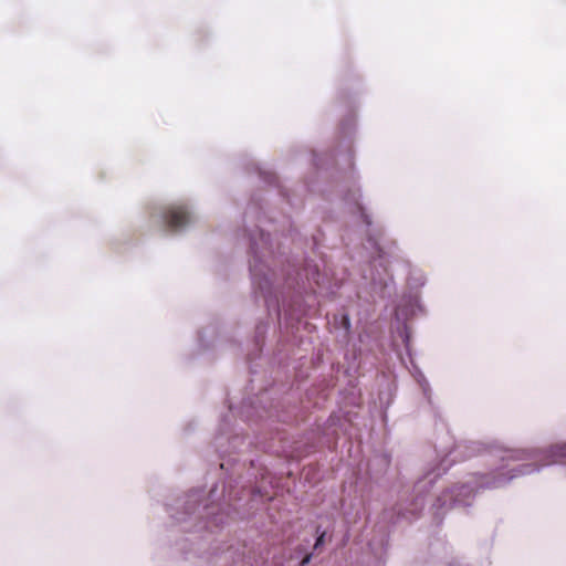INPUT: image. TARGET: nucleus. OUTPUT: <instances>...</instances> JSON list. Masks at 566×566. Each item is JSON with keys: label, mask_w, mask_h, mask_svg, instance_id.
<instances>
[{"label": "nucleus", "mask_w": 566, "mask_h": 566, "mask_svg": "<svg viewBox=\"0 0 566 566\" xmlns=\"http://www.w3.org/2000/svg\"><path fill=\"white\" fill-rule=\"evenodd\" d=\"M552 453L555 458L553 462L560 461L566 464V446H555L552 449Z\"/></svg>", "instance_id": "f03ea898"}, {"label": "nucleus", "mask_w": 566, "mask_h": 566, "mask_svg": "<svg viewBox=\"0 0 566 566\" xmlns=\"http://www.w3.org/2000/svg\"><path fill=\"white\" fill-rule=\"evenodd\" d=\"M363 216H364V219H365L366 223H367V224H369V223H370V221L368 220V217H367V216H365V214H363Z\"/></svg>", "instance_id": "39448f33"}, {"label": "nucleus", "mask_w": 566, "mask_h": 566, "mask_svg": "<svg viewBox=\"0 0 566 566\" xmlns=\"http://www.w3.org/2000/svg\"><path fill=\"white\" fill-rule=\"evenodd\" d=\"M324 537H325V532H322V533L317 536V538H316V542H315V544H314V549H317V548H319V547L323 545V543H324Z\"/></svg>", "instance_id": "7ed1b4c3"}, {"label": "nucleus", "mask_w": 566, "mask_h": 566, "mask_svg": "<svg viewBox=\"0 0 566 566\" xmlns=\"http://www.w3.org/2000/svg\"><path fill=\"white\" fill-rule=\"evenodd\" d=\"M311 559H312V554L305 555L301 562V566H305L306 564H308L311 562Z\"/></svg>", "instance_id": "20e7f679"}, {"label": "nucleus", "mask_w": 566, "mask_h": 566, "mask_svg": "<svg viewBox=\"0 0 566 566\" xmlns=\"http://www.w3.org/2000/svg\"><path fill=\"white\" fill-rule=\"evenodd\" d=\"M344 321H345L346 324H349L348 317H344Z\"/></svg>", "instance_id": "423d86ee"}, {"label": "nucleus", "mask_w": 566, "mask_h": 566, "mask_svg": "<svg viewBox=\"0 0 566 566\" xmlns=\"http://www.w3.org/2000/svg\"><path fill=\"white\" fill-rule=\"evenodd\" d=\"M166 226L171 230L185 227L190 221V216L186 207H169L164 214Z\"/></svg>", "instance_id": "f257e3e1"}]
</instances>
